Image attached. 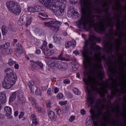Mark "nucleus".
I'll return each instance as SVG.
<instances>
[{
	"instance_id": "1",
	"label": "nucleus",
	"mask_w": 126,
	"mask_h": 126,
	"mask_svg": "<svg viewBox=\"0 0 126 126\" xmlns=\"http://www.w3.org/2000/svg\"><path fill=\"white\" fill-rule=\"evenodd\" d=\"M86 20H87V12L86 9H83L81 17L77 21V28L86 30V29H88L87 25H89L90 28L91 29L94 27L95 32L99 33V34H103V33L106 32L107 28L104 23L101 25L99 23H95L94 19H91L89 22H86Z\"/></svg>"
},
{
	"instance_id": "2",
	"label": "nucleus",
	"mask_w": 126,
	"mask_h": 126,
	"mask_svg": "<svg viewBox=\"0 0 126 126\" xmlns=\"http://www.w3.org/2000/svg\"><path fill=\"white\" fill-rule=\"evenodd\" d=\"M82 55L83 56V63L85 67L88 68L89 67V63H90V65L92 66V69L96 72V71H98V78L99 80L102 81V83L98 82V85L100 86H103L105 83L104 82V78H105V72L103 70L104 68L103 67V65L102 63L99 64V63H96L95 62L91 63V62L88 60V58L87 57V51L84 49L82 52Z\"/></svg>"
},
{
	"instance_id": "3",
	"label": "nucleus",
	"mask_w": 126,
	"mask_h": 126,
	"mask_svg": "<svg viewBox=\"0 0 126 126\" xmlns=\"http://www.w3.org/2000/svg\"><path fill=\"white\" fill-rule=\"evenodd\" d=\"M104 61H105V64L107 65L108 69L107 74L110 80H115V78H118V75L121 76V74L119 73L116 67H118L117 63L113 62L112 59L110 56L108 58H106V56L103 57Z\"/></svg>"
},
{
	"instance_id": "4",
	"label": "nucleus",
	"mask_w": 126,
	"mask_h": 126,
	"mask_svg": "<svg viewBox=\"0 0 126 126\" xmlns=\"http://www.w3.org/2000/svg\"><path fill=\"white\" fill-rule=\"evenodd\" d=\"M6 74L2 82V86L4 89H10L16 82L17 76L13 73V69L11 68H7L5 70Z\"/></svg>"
},
{
	"instance_id": "5",
	"label": "nucleus",
	"mask_w": 126,
	"mask_h": 126,
	"mask_svg": "<svg viewBox=\"0 0 126 126\" xmlns=\"http://www.w3.org/2000/svg\"><path fill=\"white\" fill-rule=\"evenodd\" d=\"M61 1L63 0H41L40 2L44 6H52V11L56 12L58 15H62L64 9L62 8L63 5Z\"/></svg>"
},
{
	"instance_id": "6",
	"label": "nucleus",
	"mask_w": 126,
	"mask_h": 126,
	"mask_svg": "<svg viewBox=\"0 0 126 126\" xmlns=\"http://www.w3.org/2000/svg\"><path fill=\"white\" fill-rule=\"evenodd\" d=\"M101 42V38L100 37H97L95 35H91L88 40H86L85 41L84 48L85 49H87L88 48V45L89 44L92 45V52H93L95 55H97L99 53V50L101 49V47L98 45L95 46V43L94 42Z\"/></svg>"
},
{
	"instance_id": "7",
	"label": "nucleus",
	"mask_w": 126,
	"mask_h": 126,
	"mask_svg": "<svg viewBox=\"0 0 126 126\" xmlns=\"http://www.w3.org/2000/svg\"><path fill=\"white\" fill-rule=\"evenodd\" d=\"M8 10L15 15H19L21 13V6L18 2L14 1H9L6 3Z\"/></svg>"
},
{
	"instance_id": "8",
	"label": "nucleus",
	"mask_w": 126,
	"mask_h": 126,
	"mask_svg": "<svg viewBox=\"0 0 126 126\" xmlns=\"http://www.w3.org/2000/svg\"><path fill=\"white\" fill-rule=\"evenodd\" d=\"M62 24H63L62 22L57 20H52L45 23V26L48 27L50 30H52L53 32H55V33L60 31V28H61Z\"/></svg>"
},
{
	"instance_id": "9",
	"label": "nucleus",
	"mask_w": 126,
	"mask_h": 126,
	"mask_svg": "<svg viewBox=\"0 0 126 126\" xmlns=\"http://www.w3.org/2000/svg\"><path fill=\"white\" fill-rule=\"evenodd\" d=\"M32 19V16L31 15H28L27 14H25L23 15H21L18 21V24L20 26H21L26 23L25 27H28L31 24Z\"/></svg>"
},
{
	"instance_id": "10",
	"label": "nucleus",
	"mask_w": 126,
	"mask_h": 126,
	"mask_svg": "<svg viewBox=\"0 0 126 126\" xmlns=\"http://www.w3.org/2000/svg\"><path fill=\"white\" fill-rule=\"evenodd\" d=\"M51 63L53 66L60 69L62 71H64L67 68L66 63L60 62L58 60H53L51 61Z\"/></svg>"
},
{
	"instance_id": "11",
	"label": "nucleus",
	"mask_w": 126,
	"mask_h": 126,
	"mask_svg": "<svg viewBox=\"0 0 126 126\" xmlns=\"http://www.w3.org/2000/svg\"><path fill=\"white\" fill-rule=\"evenodd\" d=\"M111 88L113 89L111 91V95H109V97L111 100H113V99H114V98H115L116 96H122V94H125V92H124V91L123 90H121L120 94H117L118 92H120V90H119V88L118 87V86H116V88H114V87L113 86H111Z\"/></svg>"
},
{
	"instance_id": "12",
	"label": "nucleus",
	"mask_w": 126,
	"mask_h": 126,
	"mask_svg": "<svg viewBox=\"0 0 126 126\" xmlns=\"http://www.w3.org/2000/svg\"><path fill=\"white\" fill-rule=\"evenodd\" d=\"M40 49L42 50V53L45 55V56H49L53 55V52L51 49L48 48V46H47V41H43Z\"/></svg>"
},
{
	"instance_id": "13",
	"label": "nucleus",
	"mask_w": 126,
	"mask_h": 126,
	"mask_svg": "<svg viewBox=\"0 0 126 126\" xmlns=\"http://www.w3.org/2000/svg\"><path fill=\"white\" fill-rule=\"evenodd\" d=\"M72 4H79L81 6H85L88 4V0H70Z\"/></svg>"
},
{
	"instance_id": "14",
	"label": "nucleus",
	"mask_w": 126,
	"mask_h": 126,
	"mask_svg": "<svg viewBox=\"0 0 126 126\" xmlns=\"http://www.w3.org/2000/svg\"><path fill=\"white\" fill-rule=\"evenodd\" d=\"M48 116L52 122H56L58 120V116L56 115V112L52 110H48Z\"/></svg>"
},
{
	"instance_id": "15",
	"label": "nucleus",
	"mask_w": 126,
	"mask_h": 126,
	"mask_svg": "<svg viewBox=\"0 0 126 126\" xmlns=\"http://www.w3.org/2000/svg\"><path fill=\"white\" fill-rule=\"evenodd\" d=\"M94 99L95 98L93 94H92L91 93H88L87 100L88 101V105L89 107H91V106L93 105Z\"/></svg>"
},
{
	"instance_id": "16",
	"label": "nucleus",
	"mask_w": 126,
	"mask_h": 126,
	"mask_svg": "<svg viewBox=\"0 0 126 126\" xmlns=\"http://www.w3.org/2000/svg\"><path fill=\"white\" fill-rule=\"evenodd\" d=\"M4 111L5 112L6 117H8V119H13V117L11 116L12 115V109L9 106H5L4 108Z\"/></svg>"
},
{
	"instance_id": "17",
	"label": "nucleus",
	"mask_w": 126,
	"mask_h": 126,
	"mask_svg": "<svg viewBox=\"0 0 126 126\" xmlns=\"http://www.w3.org/2000/svg\"><path fill=\"white\" fill-rule=\"evenodd\" d=\"M27 85L30 89V93H31V94H34L35 82L33 80H30L27 82Z\"/></svg>"
},
{
	"instance_id": "18",
	"label": "nucleus",
	"mask_w": 126,
	"mask_h": 126,
	"mask_svg": "<svg viewBox=\"0 0 126 126\" xmlns=\"http://www.w3.org/2000/svg\"><path fill=\"white\" fill-rule=\"evenodd\" d=\"M67 16L68 17H74V16L78 17V12L74 9V8L71 9L67 12Z\"/></svg>"
},
{
	"instance_id": "19",
	"label": "nucleus",
	"mask_w": 126,
	"mask_h": 126,
	"mask_svg": "<svg viewBox=\"0 0 126 126\" xmlns=\"http://www.w3.org/2000/svg\"><path fill=\"white\" fill-rule=\"evenodd\" d=\"M92 89L94 91H95V92L100 94V96L103 98H105V97H106V94H105V93H101V89L97 86L94 87V86H93Z\"/></svg>"
},
{
	"instance_id": "20",
	"label": "nucleus",
	"mask_w": 126,
	"mask_h": 126,
	"mask_svg": "<svg viewBox=\"0 0 126 126\" xmlns=\"http://www.w3.org/2000/svg\"><path fill=\"white\" fill-rule=\"evenodd\" d=\"M24 52V51L22 48V45H21V44L20 43H18L17 45V48L16 49V54H18V55H21L23 54Z\"/></svg>"
},
{
	"instance_id": "21",
	"label": "nucleus",
	"mask_w": 126,
	"mask_h": 126,
	"mask_svg": "<svg viewBox=\"0 0 126 126\" xmlns=\"http://www.w3.org/2000/svg\"><path fill=\"white\" fill-rule=\"evenodd\" d=\"M27 9L30 12H39V6H30Z\"/></svg>"
},
{
	"instance_id": "22",
	"label": "nucleus",
	"mask_w": 126,
	"mask_h": 126,
	"mask_svg": "<svg viewBox=\"0 0 126 126\" xmlns=\"http://www.w3.org/2000/svg\"><path fill=\"white\" fill-rule=\"evenodd\" d=\"M28 100L30 101V103L33 107H36L38 103H37V102L36 101V99L34 98V97L32 96H29L28 97Z\"/></svg>"
},
{
	"instance_id": "23",
	"label": "nucleus",
	"mask_w": 126,
	"mask_h": 126,
	"mask_svg": "<svg viewBox=\"0 0 126 126\" xmlns=\"http://www.w3.org/2000/svg\"><path fill=\"white\" fill-rule=\"evenodd\" d=\"M33 63H35V64H36L37 66L39 67L40 69H41V70H43L44 69V64L42 63V62L40 61H33Z\"/></svg>"
},
{
	"instance_id": "24",
	"label": "nucleus",
	"mask_w": 126,
	"mask_h": 126,
	"mask_svg": "<svg viewBox=\"0 0 126 126\" xmlns=\"http://www.w3.org/2000/svg\"><path fill=\"white\" fill-rule=\"evenodd\" d=\"M105 107H106V105L104 104L102 106L101 109L98 110V113H96V114H95L96 118H100V116L103 115V110L105 109Z\"/></svg>"
},
{
	"instance_id": "25",
	"label": "nucleus",
	"mask_w": 126,
	"mask_h": 126,
	"mask_svg": "<svg viewBox=\"0 0 126 126\" xmlns=\"http://www.w3.org/2000/svg\"><path fill=\"white\" fill-rule=\"evenodd\" d=\"M0 103L1 104H5L6 103V95L3 94V93H0Z\"/></svg>"
},
{
	"instance_id": "26",
	"label": "nucleus",
	"mask_w": 126,
	"mask_h": 126,
	"mask_svg": "<svg viewBox=\"0 0 126 126\" xmlns=\"http://www.w3.org/2000/svg\"><path fill=\"white\" fill-rule=\"evenodd\" d=\"M33 107L35 108L36 112H38L39 114H44L45 113V110L43 108L38 106V104H36V106Z\"/></svg>"
},
{
	"instance_id": "27",
	"label": "nucleus",
	"mask_w": 126,
	"mask_h": 126,
	"mask_svg": "<svg viewBox=\"0 0 126 126\" xmlns=\"http://www.w3.org/2000/svg\"><path fill=\"white\" fill-rule=\"evenodd\" d=\"M1 32L3 36H5L6 34H7V32H8V31L7 30V27H6V25H3L1 27Z\"/></svg>"
},
{
	"instance_id": "28",
	"label": "nucleus",
	"mask_w": 126,
	"mask_h": 126,
	"mask_svg": "<svg viewBox=\"0 0 126 126\" xmlns=\"http://www.w3.org/2000/svg\"><path fill=\"white\" fill-rule=\"evenodd\" d=\"M106 121H107L108 123H110L111 126H117V120L114 118H111V121L110 120V119L107 118Z\"/></svg>"
},
{
	"instance_id": "29",
	"label": "nucleus",
	"mask_w": 126,
	"mask_h": 126,
	"mask_svg": "<svg viewBox=\"0 0 126 126\" xmlns=\"http://www.w3.org/2000/svg\"><path fill=\"white\" fill-rule=\"evenodd\" d=\"M109 21H109V22L110 27H112V28L109 30V31H110V34H114V28H113L114 24H113V21H112V19H109Z\"/></svg>"
},
{
	"instance_id": "30",
	"label": "nucleus",
	"mask_w": 126,
	"mask_h": 126,
	"mask_svg": "<svg viewBox=\"0 0 126 126\" xmlns=\"http://www.w3.org/2000/svg\"><path fill=\"white\" fill-rule=\"evenodd\" d=\"M16 99V92H13L12 94V95L10 96L9 99V102H13L14 100Z\"/></svg>"
},
{
	"instance_id": "31",
	"label": "nucleus",
	"mask_w": 126,
	"mask_h": 126,
	"mask_svg": "<svg viewBox=\"0 0 126 126\" xmlns=\"http://www.w3.org/2000/svg\"><path fill=\"white\" fill-rule=\"evenodd\" d=\"M9 47H10V44L9 43V42H5L4 45L1 46L0 49L2 50L3 49V50H6L7 49H8Z\"/></svg>"
},
{
	"instance_id": "32",
	"label": "nucleus",
	"mask_w": 126,
	"mask_h": 126,
	"mask_svg": "<svg viewBox=\"0 0 126 126\" xmlns=\"http://www.w3.org/2000/svg\"><path fill=\"white\" fill-rule=\"evenodd\" d=\"M104 10H105V13H107V15H106V17L107 19V21H109L110 19H109V18L111 17V13L109 12V8H105Z\"/></svg>"
},
{
	"instance_id": "33",
	"label": "nucleus",
	"mask_w": 126,
	"mask_h": 126,
	"mask_svg": "<svg viewBox=\"0 0 126 126\" xmlns=\"http://www.w3.org/2000/svg\"><path fill=\"white\" fill-rule=\"evenodd\" d=\"M34 93L36 96H42L43 95V92L40 90V88L37 89Z\"/></svg>"
},
{
	"instance_id": "34",
	"label": "nucleus",
	"mask_w": 126,
	"mask_h": 126,
	"mask_svg": "<svg viewBox=\"0 0 126 126\" xmlns=\"http://www.w3.org/2000/svg\"><path fill=\"white\" fill-rule=\"evenodd\" d=\"M70 42L71 47L72 48H75L76 47V41L74 39H72Z\"/></svg>"
},
{
	"instance_id": "35",
	"label": "nucleus",
	"mask_w": 126,
	"mask_h": 126,
	"mask_svg": "<svg viewBox=\"0 0 126 126\" xmlns=\"http://www.w3.org/2000/svg\"><path fill=\"white\" fill-rule=\"evenodd\" d=\"M73 92L76 95H80V94H81V92H80V91H79V90L77 88H74L73 89Z\"/></svg>"
},
{
	"instance_id": "36",
	"label": "nucleus",
	"mask_w": 126,
	"mask_h": 126,
	"mask_svg": "<svg viewBox=\"0 0 126 126\" xmlns=\"http://www.w3.org/2000/svg\"><path fill=\"white\" fill-rule=\"evenodd\" d=\"M15 92L16 93V96H17L18 98L24 97V96L22 94V93H21V92L17 91Z\"/></svg>"
},
{
	"instance_id": "37",
	"label": "nucleus",
	"mask_w": 126,
	"mask_h": 126,
	"mask_svg": "<svg viewBox=\"0 0 126 126\" xmlns=\"http://www.w3.org/2000/svg\"><path fill=\"white\" fill-rule=\"evenodd\" d=\"M91 118L93 122V124L94 126H98V125H99V122L97 121H95V117L94 116H91Z\"/></svg>"
},
{
	"instance_id": "38",
	"label": "nucleus",
	"mask_w": 126,
	"mask_h": 126,
	"mask_svg": "<svg viewBox=\"0 0 126 126\" xmlns=\"http://www.w3.org/2000/svg\"><path fill=\"white\" fill-rule=\"evenodd\" d=\"M114 44L115 42H112V41H111V44H110V49L109 50H108V53L109 54H111L112 55V50H113V49H114Z\"/></svg>"
},
{
	"instance_id": "39",
	"label": "nucleus",
	"mask_w": 126,
	"mask_h": 126,
	"mask_svg": "<svg viewBox=\"0 0 126 126\" xmlns=\"http://www.w3.org/2000/svg\"><path fill=\"white\" fill-rule=\"evenodd\" d=\"M18 103L21 105V104H23V103H25V98L24 97H21L18 98Z\"/></svg>"
},
{
	"instance_id": "40",
	"label": "nucleus",
	"mask_w": 126,
	"mask_h": 126,
	"mask_svg": "<svg viewBox=\"0 0 126 126\" xmlns=\"http://www.w3.org/2000/svg\"><path fill=\"white\" fill-rule=\"evenodd\" d=\"M52 105V101L51 100H48L46 102V107L50 109L51 108V106Z\"/></svg>"
},
{
	"instance_id": "41",
	"label": "nucleus",
	"mask_w": 126,
	"mask_h": 126,
	"mask_svg": "<svg viewBox=\"0 0 126 126\" xmlns=\"http://www.w3.org/2000/svg\"><path fill=\"white\" fill-rule=\"evenodd\" d=\"M1 54L3 55H9L8 53V49H2L1 51Z\"/></svg>"
},
{
	"instance_id": "42",
	"label": "nucleus",
	"mask_w": 126,
	"mask_h": 126,
	"mask_svg": "<svg viewBox=\"0 0 126 126\" xmlns=\"http://www.w3.org/2000/svg\"><path fill=\"white\" fill-rule=\"evenodd\" d=\"M90 112L92 115L91 117H94V118H96V115L97 113L93 109H91Z\"/></svg>"
},
{
	"instance_id": "43",
	"label": "nucleus",
	"mask_w": 126,
	"mask_h": 126,
	"mask_svg": "<svg viewBox=\"0 0 126 126\" xmlns=\"http://www.w3.org/2000/svg\"><path fill=\"white\" fill-rule=\"evenodd\" d=\"M38 14H39V15H40V16H42L43 17H49L48 14H47V13H46L45 12H40L38 13Z\"/></svg>"
},
{
	"instance_id": "44",
	"label": "nucleus",
	"mask_w": 126,
	"mask_h": 126,
	"mask_svg": "<svg viewBox=\"0 0 126 126\" xmlns=\"http://www.w3.org/2000/svg\"><path fill=\"white\" fill-rule=\"evenodd\" d=\"M30 119L32 121H34L37 120V117L35 114H32L30 117Z\"/></svg>"
},
{
	"instance_id": "45",
	"label": "nucleus",
	"mask_w": 126,
	"mask_h": 126,
	"mask_svg": "<svg viewBox=\"0 0 126 126\" xmlns=\"http://www.w3.org/2000/svg\"><path fill=\"white\" fill-rule=\"evenodd\" d=\"M71 45H70V41H67L65 43V48H66V49H69V48H70Z\"/></svg>"
},
{
	"instance_id": "46",
	"label": "nucleus",
	"mask_w": 126,
	"mask_h": 126,
	"mask_svg": "<svg viewBox=\"0 0 126 126\" xmlns=\"http://www.w3.org/2000/svg\"><path fill=\"white\" fill-rule=\"evenodd\" d=\"M47 93L48 96H52V95H53V93H52V90L51 89V88H48Z\"/></svg>"
},
{
	"instance_id": "47",
	"label": "nucleus",
	"mask_w": 126,
	"mask_h": 126,
	"mask_svg": "<svg viewBox=\"0 0 126 126\" xmlns=\"http://www.w3.org/2000/svg\"><path fill=\"white\" fill-rule=\"evenodd\" d=\"M39 89L43 92V91H46L47 90V89H48V86H41L40 88H39Z\"/></svg>"
},
{
	"instance_id": "48",
	"label": "nucleus",
	"mask_w": 126,
	"mask_h": 126,
	"mask_svg": "<svg viewBox=\"0 0 126 126\" xmlns=\"http://www.w3.org/2000/svg\"><path fill=\"white\" fill-rule=\"evenodd\" d=\"M95 11L98 13V14H102V12H103V11L102 10V9H100L99 8H97L95 9Z\"/></svg>"
},
{
	"instance_id": "49",
	"label": "nucleus",
	"mask_w": 126,
	"mask_h": 126,
	"mask_svg": "<svg viewBox=\"0 0 126 126\" xmlns=\"http://www.w3.org/2000/svg\"><path fill=\"white\" fill-rule=\"evenodd\" d=\"M13 25L12 23H10L8 25L7 29L9 30V31H13V29H12Z\"/></svg>"
},
{
	"instance_id": "50",
	"label": "nucleus",
	"mask_w": 126,
	"mask_h": 126,
	"mask_svg": "<svg viewBox=\"0 0 126 126\" xmlns=\"http://www.w3.org/2000/svg\"><path fill=\"white\" fill-rule=\"evenodd\" d=\"M15 63H16V62L13 61L11 60H10L8 62L9 65H13L15 64Z\"/></svg>"
},
{
	"instance_id": "51",
	"label": "nucleus",
	"mask_w": 126,
	"mask_h": 126,
	"mask_svg": "<svg viewBox=\"0 0 126 126\" xmlns=\"http://www.w3.org/2000/svg\"><path fill=\"white\" fill-rule=\"evenodd\" d=\"M63 98V94H58L57 95V99H62Z\"/></svg>"
},
{
	"instance_id": "52",
	"label": "nucleus",
	"mask_w": 126,
	"mask_h": 126,
	"mask_svg": "<svg viewBox=\"0 0 126 126\" xmlns=\"http://www.w3.org/2000/svg\"><path fill=\"white\" fill-rule=\"evenodd\" d=\"M67 96L70 99H71L72 98H73V94L70 92L67 93Z\"/></svg>"
},
{
	"instance_id": "53",
	"label": "nucleus",
	"mask_w": 126,
	"mask_h": 126,
	"mask_svg": "<svg viewBox=\"0 0 126 126\" xmlns=\"http://www.w3.org/2000/svg\"><path fill=\"white\" fill-rule=\"evenodd\" d=\"M74 120H75V116H71L69 119V121L70 123H72V122H73Z\"/></svg>"
},
{
	"instance_id": "54",
	"label": "nucleus",
	"mask_w": 126,
	"mask_h": 126,
	"mask_svg": "<svg viewBox=\"0 0 126 126\" xmlns=\"http://www.w3.org/2000/svg\"><path fill=\"white\" fill-rule=\"evenodd\" d=\"M63 82L64 83V84H69V83H70V80H69L68 79H66L64 80Z\"/></svg>"
},
{
	"instance_id": "55",
	"label": "nucleus",
	"mask_w": 126,
	"mask_h": 126,
	"mask_svg": "<svg viewBox=\"0 0 126 126\" xmlns=\"http://www.w3.org/2000/svg\"><path fill=\"white\" fill-rule=\"evenodd\" d=\"M24 115H25V113L21 112L20 115H19V119H22V118L24 117Z\"/></svg>"
},
{
	"instance_id": "56",
	"label": "nucleus",
	"mask_w": 126,
	"mask_h": 126,
	"mask_svg": "<svg viewBox=\"0 0 126 126\" xmlns=\"http://www.w3.org/2000/svg\"><path fill=\"white\" fill-rule=\"evenodd\" d=\"M78 69V67L76 66L75 64H74V66H72V70L73 71H76Z\"/></svg>"
},
{
	"instance_id": "57",
	"label": "nucleus",
	"mask_w": 126,
	"mask_h": 126,
	"mask_svg": "<svg viewBox=\"0 0 126 126\" xmlns=\"http://www.w3.org/2000/svg\"><path fill=\"white\" fill-rule=\"evenodd\" d=\"M83 82H84V83L87 85H88L89 84V81H88V80H87V79L83 78Z\"/></svg>"
},
{
	"instance_id": "58",
	"label": "nucleus",
	"mask_w": 126,
	"mask_h": 126,
	"mask_svg": "<svg viewBox=\"0 0 126 126\" xmlns=\"http://www.w3.org/2000/svg\"><path fill=\"white\" fill-rule=\"evenodd\" d=\"M32 124L34 126H37V125H38V121H37V119L35 120H32Z\"/></svg>"
},
{
	"instance_id": "59",
	"label": "nucleus",
	"mask_w": 126,
	"mask_h": 126,
	"mask_svg": "<svg viewBox=\"0 0 126 126\" xmlns=\"http://www.w3.org/2000/svg\"><path fill=\"white\" fill-rule=\"evenodd\" d=\"M81 114L82 115V116H84L86 114V111L84 109H81L80 111Z\"/></svg>"
},
{
	"instance_id": "60",
	"label": "nucleus",
	"mask_w": 126,
	"mask_h": 126,
	"mask_svg": "<svg viewBox=\"0 0 126 126\" xmlns=\"http://www.w3.org/2000/svg\"><path fill=\"white\" fill-rule=\"evenodd\" d=\"M117 4L119 9H122V5L121 4V2H120V1H117Z\"/></svg>"
},
{
	"instance_id": "61",
	"label": "nucleus",
	"mask_w": 126,
	"mask_h": 126,
	"mask_svg": "<svg viewBox=\"0 0 126 126\" xmlns=\"http://www.w3.org/2000/svg\"><path fill=\"white\" fill-rule=\"evenodd\" d=\"M60 111L61 112V109H60V108L55 109V112H56L57 115H60Z\"/></svg>"
},
{
	"instance_id": "62",
	"label": "nucleus",
	"mask_w": 126,
	"mask_h": 126,
	"mask_svg": "<svg viewBox=\"0 0 126 126\" xmlns=\"http://www.w3.org/2000/svg\"><path fill=\"white\" fill-rule=\"evenodd\" d=\"M59 104L61 105V106H63V105H65V104H66V101H60Z\"/></svg>"
},
{
	"instance_id": "63",
	"label": "nucleus",
	"mask_w": 126,
	"mask_h": 126,
	"mask_svg": "<svg viewBox=\"0 0 126 126\" xmlns=\"http://www.w3.org/2000/svg\"><path fill=\"white\" fill-rule=\"evenodd\" d=\"M14 68H15V69H19V64H18V63H15L14 65Z\"/></svg>"
},
{
	"instance_id": "64",
	"label": "nucleus",
	"mask_w": 126,
	"mask_h": 126,
	"mask_svg": "<svg viewBox=\"0 0 126 126\" xmlns=\"http://www.w3.org/2000/svg\"><path fill=\"white\" fill-rule=\"evenodd\" d=\"M59 91H60V90L59 89V88H58L57 87H56L54 89V93L55 94H57V93H58V92H59Z\"/></svg>"
}]
</instances>
